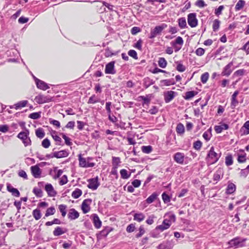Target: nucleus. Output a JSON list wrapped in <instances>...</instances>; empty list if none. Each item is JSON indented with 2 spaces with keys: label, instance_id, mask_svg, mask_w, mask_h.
I'll return each instance as SVG.
<instances>
[{
  "label": "nucleus",
  "instance_id": "nucleus-1",
  "mask_svg": "<svg viewBox=\"0 0 249 249\" xmlns=\"http://www.w3.org/2000/svg\"><path fill=\"white\" fill-rule=\"evenodd\" d=\"M246 241V238H241L239 237H235L228 242V248H234L236 249L244 247L245 246V242Z\"/></svg>",
  "mask_w": 249,
  "mask_h": 249
},
{
  "label": "nucleus",
  "instance_id": "nucleus-2",
  "mask_svg": "<svg viewBox=\"0 0 249 249\" xmlns=\"http://www.w3.org/2000/svg\"><path fill=\"white\" fill-rule=\"evenodd\" d=\"M29 130L25 129V131L19 132L17 135V137L22 141L25 147L30 146L32 144V141L29 136Z\"/></svg>",
  "mask_w": 249,
  "mask_h": 249
},
{
  "label": "nucleus",
  "instance_id": "nucleus-3",
  "mask_svg": "<svg viewBox=\"0 0 249 249\" xmlns=\"http://www.w3.org/2000/svg\"><path fill=\"white\" fill-rule=\"evenodd\" d=\"M220 156L214 151V147H211L207 155V161L210 164H212L216 162Z\"/></svg>",
  "mask_w": 249,
  "mask_h": 249
},
{
  "label": "nucleus",
  "instance_id": "nucleus-4",
  "mask_svg": "<svg viewBox=\"0 0 249 249\" xmlns=\"http://www.w3.org/2000/svg\"><path fill=\"white\" fill-rule=\"evenodd\" d=\"M35 101L38 104H43L51 102L52 101V97L49 95L39 94L35 97Z\"/></svg>",
  "mask_w": 249,
  "mask_h": 249
},
{
  "label": "nucleus",
  "instance_id": "nucleus-5",
  "mask_svg": "<svg viewBox=\"0 0 249 249\" xmlns=\"http://www.w3.org/2000/svg\"><path fill=\"white\" fill-rule=\"evenodd\" d=\"M167 27L165 24H162L161 25L156 26L153 29L151 30L149 38H155L157 36L161 33L162 30Z\"/></svg>",
  "mask_w": 249,
  "mask_h": 249
},
{
  "label": "nucleus",
  "instance_id": "nucleus-6",
  "mask_svg": "<svg viewBox=\"0 0 249 249\" xmlns=\"http://www.w3.org/2000/svg\"><path fill=\"white\" fill-rule=\"evenodd\" d=\"M79 160V166L81 167L88 168L94 166L95 163L94 162H89L86 158L83 157L81 154L78 155Z\"/></svg>",
  "mask_w": 249,
  "mask_h": 249
},
{
  "label": "nucleus",
  "instance_id": "nucleus-7",
  "mask_svg": "<svg viewBox=\"0 0 249 249\" xmlns=\"http://www.w3.org/2000/svg\"><path fill=\"white\" fill-rule=\"evenodd\" d=\"M92 199L88 198L84 199L81 204V210L83 213L86 214L90 212L92 203Z\"/></svg>",
  "mask_w": 249,
  "mask_h": 249
},
{
  "label": "nucleus",
  "instance_id": "nucleus-8",
  "mask_svg": "<svg viewBox=\"0 0 249 249\" xmlns=\"http://www.w3.org/2000/svg\"><path fill=\"white\" fill-rule=\"evenodd\" d=\"M44 190L49 197H54L57 195V191L52 184L47 183L44 186Z\"/></svg>",
  "mask_w": 249,
  "mask_h": 249
},
{
  "label": "nucleus",
  "instance_id": "nucleus-9",
  "mask_svg": "<svg viewBox=\"0 0 249 249\" xmlns=\"http://www.w3.org/2000/svg\"><path fill=\"white\" fill-rule=\"evenodd\" d=\"M88 182L89 183L88 187L92 190H96L100 185L98 177L88 179Z\"/></svg>",
  "mask_w": 249,
  "mask_h": 249
},
{
  "label": "nucleus",
  "instance_id": "nucleus-10",
  "mask_svg": "<svg viewBox=\"0 0 249 249\" xmlns=\"http://www.w3.org/2000/svg\"><path fill=\"white\" fill-rule=\"evenodd\" d=\"M196 16V14L195 13H190L188 15V23L191 27H195L197 25Z\"/></svg>",
  "mask_w": 249,
  "mask_h": 249
},
{
  "label": "nucleus",
  "instance_id": "nucleus-11",
  "mask_svg": "<svg viewBox=\"0 0 249 249\" xmlns=\"http://www.w3.org/2000/svg\"><path fill=\"white\" fill-rule=\"evenodd\" d=\"M173 159L177 163L183 164L184 161L185 155L183 153L178 152L174 155Z\"/></svg>",
  "mask_w": 249,
  "mask_h": 249
},
{
  "label": "nucleus",
  "instance_id": "nucleus-12",
  "mask_svg": "<svg viewBox=\"0 0 249 249\" xmlns=\"http://www.w3.org/2000/svg\"><path fill=\"white\" fill-rule=\"evenodd\" d=\"M171 225V222H170V220L165 219L163 221L162 224L157 226L156 228V229L160 230L161 231H163L169 229Z\"/></svg>",
  "mask_w": 249,
  "mask_h": 249
},
{
  "label": "nucleus",
  "instance_id": "nucleus-13",
  "mask_svg": "<svg viewBox=\"0 0 249 249\" xmlns=\"http://www.w3.org/2000/svg\"><path fill=\"white\" fill-rule=\"evenodd\" d=\"M79 217V213L75 209H70L68 213V218L70 220H74Z\"/></svg>",
  "mask_w": 249,
  "mask_h": 249
},
{
  "label": "nucleus",
  "instance_id": "nucleus-14",
  "mask_svg": "<svg viewBox=\"0 0 249 249\" xmlns=\"http://www.w3.org/2000/svg\"><path fill=\"white\" fill-rule=\"evenodd\" d=\"M31 171L32 175L35 178H39L41 177V170L37 165L31 167Z\"/></svg>",
  "mask_w": 249,
  "mask_h": 249
},
{
  "label": "nucleus",
  "instance_id": "nucleus-15",
  "mask_svg": "<svg viewBox=\"0 0 249 249\" xmlns=\"http://www.w3.org/2000/svg\"><path fill=\"white\" fill-rule=\"evenodd\" d=\"M69 153L66 150H63L59 151L54 152L53 154V156H51V158H53L55 157L57 159L65 158L68 157Z\"/></svg>",
  "mask_w": 249,
  "mask_h": 249
},
{
  "label": "nucleus",
  "instance_id": "nucleus-16",
  "mask_svg": "<svg viewBox=\"0 0 249 249\" xmlns=\"http://www.w3.org/2000/svg\"><path fill=\"white\" fill-rule=\"evenodd\" d=\"M233 63L232 62L229 63L226 65L222 72V75L225 76H229L232 71Z\"/></svg>",
  "mask_w": 249,
  "mask_h": 249
},
{
  "label": "nucleus",
  "instance_id": "nucleus-17",
  "mask_svg": "<svg viewBox=\"0 0 249 249\" xmlns=\"http://www.w3.org/2000/svg\"><path fill=\"white\" fill-rule=\"evenodd\" d=\"M229 128V126L228 124L220 123V125L214 126V129L216 133L219 134L221 133L223 130H227Z\"/></svg>",
  "mask_w": 249,
  "mask_h": 249
},
{
  "label": "nucleus",
  "instance_id": "nucleus-18",
  "mask_svg": "<svg viewBox=\"0 0 249 249\" xmlns=\"http://www.w3.org/2000/svg\"><path fill=\"white\" fill-rule=\"evenodd\" d=\"M36 83L37 88L43 90H45L50 88L49 85L45 82L39 79H36Z\"/></svg>",
  "mask_w": 249,
  "mask_h": 249
},
{
  "label": "nucleus",
  "instance_id": "nucleus-19",
  "mask_svg": "<svg viewBox=\"0 0 249 249\" xmlns=\"http://www.w3.org/2000/svg\"><path fill=\"white\" fill-rule=\"evenodd\" d=\"M175 92L173 91H167L164 94V98L165 103H167L172 101L175 97Z\"/></svg>",
  "mask_w": 249,
  "mask_h": 249
},
{
  "label": "nucleus",
  "instance_id": "nucleus-20",
  "mask_svg": "<svg viewBox=\"0 0 249 249\" xmlns=\"http://www.w3.org/2000/svg\"><path fill=\"white\" fill-rule=\"evenodd\" d=\"M28 101L27 100H23L18 102L17 103L14 104L12 106H10V108H14L16 110L20 109L22 107H25Z\"/></svg>",
  "mask_w": 249,
  "mask_h": 249
},
{
  "label": "nucleus",
  "instance_id": "nucleus-21",
  "mask_svg": "<svg viewBox=\"0 0 249 249\" xmlns=\"http://www.w3.org/2000/svg\"><path fill=\"white\" fill-rule=\"evenodd\" d=\"M238 94H239V91L238 90H236L234 91L233 94L232 95L231 98V106L232 108H234L238 104V101L236 98Z\"/></svg>",
  "mask_w": 249,
  "mask_h": 249
},
{
  "label": "nucleus",
  "instance_id": "nucleus-22",
  "mask_svg": "<svg viewBox=\"0 0 249 249\" xmlns=\"http://www.w3.org/2000/svg\"><path fill=\"white\" fill-rule=\"evenodd\" d=\"M93 223L96 229H99L102 226V222L100 220L99 216L97 214H93L92 215Z\"/></svg>",
  "mask_w": 249,
  "mask_h": 249
},
{
  "label": "nucleus",
  "instance_id": "nucleus-23",
  "mask_svg": "<svg viewBox=\"0 0 249 249\" xmlns=\"http://www.w3.org/2000/svg\"><path fill=\"white\" fill-rule=\"evenodd\" d=\"M7 190L9 192L11 193L12 195L16 197H19L20 196V193L18 190L14 188L10 184H7Z\"/></svg>",
  "mask_w": 249,
  "mask_h": 249
},
{
  "label": "nucleus",
  "instance_id": "nucleus-24",
  "mask_svg": "<svg viewBox=\"0 0 249 249\" xmlns=\"http://www.w3.org/2000/svg\"><path fill=\"white\" fill-rule=\"evenodd\" d=\"M105 72L106 73L113 74L115 73L114 70V62L111 61L108 63L105 69Z\"/></svg>",
  "mask_w": 249,
  "mask_h": 249
},
{
  "label": "nucleus",
  "instance_id": "nucleus-25",
  "mask_svg": "<svg viewBox=\"0 0 249 249\" xmlns=\"http://www.w3.org/2000/svg\"><path fill=\"white\" fill-rule=\"evenodd\" d=\"M239 151L241 153H238L237 156V161L239 163H244L246 161L247 158V154L244 152V150H240Z\"/></svg>",
  "mask_w": 249,
  "mask_h": 249
},
{
  "label": "nucleus",
  "instance_id": "nucleus-26",
  "mask_svg": "<svg viewBox=\"0 0 249 249\" xmlns=\"http://www.w3.org/2000/svg\"><path fill=\"white\" fill-rule=\"evenodd\" d=\"M242 135L249 134V121H246L240 129Z\"/></svg>",
  "mask_w": 249,
  "mask_h": 249
},
{
  "label": "nucleus",
  "instance_id": "nucleus-27",
  "mask_svg": "<svg viewBox=\"0 0 249 249\" xmlns=\"http://www.w3.org/2000/svg\"><path fill=\"white\" fill-rule=\"evenodd\" d=\"M158 197V194L156 193H153L150 195L144 202L143 204H150L155 201Z\"/></svg>",
  "mask_w": 249,
  "mask_h": 249
},
{
  "label": "nucleus",
  "instance_id": "nucleus-28",
  "mask_svg": "<svg viewBox=\"0 0 249 249\" xmlns=\"http://www.w3.org/2000/svg\"><path fill=\"white\" fill-rule=\"evenodd\" d=\"M236 190L235 185L232 182H229L226 189V193L228 194H232Z\"/></svg>",
  "mask_w": 249,
  "mask_h": 249
},
{
  "label": "nucleus",
  "instance_id": "nucleus-29",
  "mask_svg": "<svg viewBox=\"0 0 249 249\" xmlns=\"http://www.w3.org/2000/svg\"><path fill=\"white\" fill-rule=\"evenodd\" d=\"M176 130L178 135L180 136L183 135L185 132V128L183 124L180 123L178 124L177 125Z\"/></svg>",
  "mask_w": 249,
  "mask_h": 249
},
{
  "label": "nucleus",
  "instance_id": "nucleus-30",
  "mask_svg": "<svg viewBox=\"0 0 249 249\" xmlns=\"http://www.w3.org/2000/svg\"><path fill=\"white\" fill-rule=\"evenodd\" d=\"M56 132L55 131H53L52 133V136L53 139L55 141L56 144L58 145H63V144L62 143V141L61 138L58 135L56 134Z\"/></svg>",
  "mask_w": 249,
  "mask_h": 249
},
{
  "label": "nucleus",
  "instance_id": "nucleus-31",
  "mask_svg": "<svg viewBox=\"0 0 249 249\" xmlns=\"http://www.w3.org/2000/svg\"><path fill=\"white\" fill-rule=\"evenodd\" d=\"M121 177L124 179H128L131 176V173L128 172L126 169H123L120 171Z\"/></svg>",
  "mask_w": 249,
  "mask_h": 249
},
{
  "label": "nucleus",
  "instance_id": "nucleus-32",
  "mask_svg": "<svg viewBox=\"0 0 249 249\" xmlns=\"http://www.w3.org/2000/svg\"><path fill=\"white\" fill-rule=\"evenodd\" d=\"M121 162V159L119 157H112V165L113 168L117 169Z\"/></svg>",
  "mask_w": 249,
  "mask_h": 249
},
{
  "label": "nucleus",
  "instance_id": "nucleus-33",
  "mask_svg": "<svg viewBox=\"0 0 249 249\" xmlns=\"http://www.w3.org/2000/svg\"><path fill=\"white\" fill-rule=\"evenodd\" d=\"M134 220L140 222L143 221L145 218L144 214L142 213H136L134 214Z\"/></svg>",
  "mask_w": 249,
  "mask_h": 249
},
{
  "label": "nucleus",
  "instance_id": "nucleus-34",
  "mask_svg": "<svg viewBox=\"0 0 249 249\" xmlns=\"http://www.w3.org/2000/svg\"><path fill=\"white\" fill-rule=\"evenodd\" d=\"M153 96L152 94H148L145 96H140L139 98L142 99L143 101V104H149L151 101V98Z\"/></svg>",
  "mask_w": 249,
  "mask_h": 249
},
{
  "label": "nucleus",
  "instance_id": "nucleus-35",
  "mask_svg": "<svg viewBox=\"0 0 249 249\" xmlns=\"http://www.w3.org/2000/svg\"><path fill=\"white\" fill-rule=\"evenodd\" d=\"M197 94V92L195 91H187L185 93L184 98L185 100H189Z\"/></svg>",
  "mask_w": 249,
  "mask_h": 249
},
{
  "label": "nucleus",
  "instance_id": "nucleus-36",
  "mask_svg": "<svg viewBox=\"0 0 249 249\" xmlns=\"http://www.w3.org/2000/svg\"><path fill=\"white\" fill-rule=\"evenodd\" d=\"M67 206L65 204H60L58 206V209L61 213L62 217H65L67 214Z\"/></svg>",
  "mask_w": 249,
  "mask_h": 249
},
{
  "label": "nucleus",
  "instance_id": "nucleus-37",
  "mask_svg": "<svg viewBox=\"0 0 249 249\" xmlns=\"http://www.w3.org/2000/svg\"><path fill=\"white\" fill-rule=\"evenodd\" d=\"M32 214L33 217L36 220L40 219L42 216L40 210L37 208L33 211Z\"/></svg>",
  "mask_w": 249,
  "mask_h": 249
},
{
  "label": "nucleus",
  "instance_id": "nucleus-38",
  "mask_svg": "<svg viewBox=\"0 0 249 249\" xmlns=\"http://www.w3.org/2000/svg\"><path fill=\"white\" fill-rule=\"evenodd\" d=\"M65 231L60 227H57L53 231V234L55 236H58L64 234Z\"/></svg>",
  "mask_w": 249,
  "mask_h": 249
},
{
  "label": "nucleus",
  "instance_id": "nucleus-39",
  "mask_svg": "<svg viewBox=\"0 0 249 249\" xmlns=\"http://www.w3.org/2000/svg\"><path fill=\"white\" fill-rule=\"evenodd\" d=\"M56 210L53 206L48 208L45 214V217H48L50 215H53L55 213Z\"/></svg>",
  "mask_w": 249,
  "mask_h": 249
},
{
  "label": "nucleus",
  "instance_id": "nucleus-40",
  "mask_svg": "<svg viewBox=\"0 0 249 249\" xmlns=\"http://www.w3.org/2000/svg\"><path fill=\"white\" fill-rule=\"evenodd\" d=\"M82 194V191L81 189L76 188L73 191L71 194L73 198L77 199L79 198Z\"/></svg>",
  "mask_w": 249,
  "mask_h": 249
},
{
  "label": "nucleus",
  "instance_id": "nucleus-41",
  "mask_svg": "<svg viewBox=\"0 0 249 249\" xmlns=\"http://www.w3.org/2000/svg\"><path fill=\"white\" fill-rule=\"evenodd\" d=\"M36 135L37 138L42 139L45 136V133L43 128H38L36 130Z\"/></svg>",
  "mask_w": 249,
  "mask_h": 249
},
{
  "label": "nucleus",
  "instance_id": "nucleus-42",
  "mask_svg": "<svg viewBox=\"0 0 249 249\" xmlns=\"http://www.w3.org/2000/svg\"><path fill=\"white\" fill-rule=\"evenodd\" d=\"M100 102V99L97 98L95 95H92L91 97H89L88 104H94Z\"/></svg>",
  "mask_w": 249,
  "mask_h": 249
},
{
  "label": "nucleus",
  "instance_id": "nucleus-43",
  "mask_svg": "<svg viewBox=\"0 0 249 249\" xmlns=\"http://www.w3.org/2000/svg\"><path fill=\"white\" fill-rule=\"evenodd\" d=\"M178 26L181 29L186 27L187 24L185 18H181L178 19Z\"/></svg>",
  "mask_w": 249,
  "mask_h": 249
},
{
  "label": "nucleus",
  "instance_id": "nucleus-44",
  "mask_svg": "<svg viewBox=\"0 0 249 249\" xmlns=\"http://www.w3.org/2000/svg\"><path fill=\"white\" fill-rule=\"evenodd\" d=\"M141 149L143 153L145 154H149L152 151L153 148L151 145L142 146L141 147Z\"/></svg>",
  "mask_w": 249,
  "mask_h": 249
},
{
  "label": "nucleus",
  "instance_id": "nucleus-45",
  "mask_svg": "<svg viewBox=\"0 0 249 249\" xmlns=\"http://www.w3.org/2000/svg\"><path fill=\"white\" fill-rule=\"evenodd\" d=\"M33 192L36 197H41L43 196V192L39 188L36 187L34 188L33 189Z\"/></svg>",
  "mask_w": 249,
  "mask_h": 249
},
{
  "label": "nucleus",
  "instance_id": "nucleus-46",
  "mask_svg": "<svg viewBox=\"0 0 249 249\" xmlns=\"http://www.w3.org/2000/svg\"><path fill=\"white\" fill-rule=\"evenodd\" d=\"M245 1L243 0H239L235 5V10L239 11L242 9L245 5Z\"/></svg>",
  "mask_w": 249,
  "mask_h": 249
},
{
  "label": "nucleus",
  "instance_id": "nucleus-47",
  "mask_svg": "<svg viewBox=\"0 0 249 249\" xmlns=\"http://www.w3.org/2000/svg\"><path fill=\"white\" fill-rule=\"evenodd\" d=\"M233 161L232 157L231 155H229L225 158V164L227 166L231 165L233 164Z\"/></svg>",
  "mask_w": 249,
  "mask_h": 249
},
{
  "label": "nucleus",
  "instance_id": "nucleus-48",
  "mask_svg": "<svg viewBox=\"0 0 249 249\" xmlns=\"http://www.w3.org/2000/svg\"><path fill=\"white\" fill-rule=\"evenodd\" d=\"M60 135L62 136V138L65 140V142L66 145L68 146H71L72 144V143L71 142V140L69 137H67L64 133H61Z\"/></svg>",
  "mask_w": 249,
  "mask_h": 249
},
{
  "label": "nucleus",
  "instance_id": "nucleus-49",
  "mask_svg": "<svg viewBox=\"0 0 249 249\" xmlns=\"http://www.w3.org/2000/svg\"><path fill=\"white\" fill-rule=\"evenodd\" d=\"M41 117V112H33L29 114V118L36 120Z\"/></svg>",
  "mask_w": 249,
  "mask_h": 249
},
{
  "label": "nucleus",
  "instance_id": "nucleus-50",
  "mask_svg": "<svg viewBox=\"0 0 249 249\" xmlns=\"http://www.w3.org/2000/svg\"><path fill=\"white\" fill-rule=\"evenodd\" d=\"M158 64L160 68H164L167 65V62L164 58L160 57L158 61Z\"/></svg>",
  "mask_w": 249,
  "mask_h": 249
},
{
  "label": "nucleus",
  "instance_id": "nucleus-51",
  "mask_svg": "<svg viewBox=\"0 0 249 249\" xmlns=\"http://www.w3.org/2000/svg\"><path fill=\"white\" fill-rule=\"evenodd\" d=\"M68 182L67 176L66 175H63L60 178L59 181L60 185L62 186L66 184Z\"/></svg>",
  "mask_w": 249,
  "mask_h": 249
},
{
  "label": "nucleus",
  "instance_id": "nucleus-52",
  "mask_svg": "<svg viewBox=\"0 0 249 249\" xmlns=\"http://www.w3.org/2000/svg\"><path fill=\"white\" fill-rule=\"evenodd\" d=\"M172 44L178 45L179 46H182L183 44V40L180 36H178L176 38L174 42H172Z\"/></svg>",
  "mask_w": 249,
  "mask_h": 249
},
{
  "label": "nucleus",
  "instance_id": "nucleus-53",
  "mask_svg": "<svg viewBox=\"0 0 249 249\" xmlns=\"http://www.w3.org/2000/svg\"><path fill=\"white\" fill-rule=\"evenodd\" d=\"M202 145V143L199 140L196 141L193 143V147L196 150H199L201 149Z\"/></svg>",
  "mask_w": 249,
  "mask_h": 249
},
{
  "label": "nucleus",
  "instance_id": "nucleus-54",
  "mask_svg": "<svg viewBox=\"0 0 249 249\" xmlns=\"http://www.w3.org/2000/svg\"><path fill=\"white\" fill-rule=\"evenodd\" d=\"M162 199L164 203H167L171 201V197L170 196L166 194L165 193H163L161 195Z\"/></svg>",
  "mask_w": 249,
  "mask_h": 249
},
{
  "label": "nucleus",
  "instance_id": "nucleus-55",
  "mask_svg": "<svg viewBox=\"0 0 249 249\" xmlns=\"http://www.w3.org/2000/svg\"><path fill=\"white\" fill-rule=\"evenodd\" d=\"M220 22L218 19H215L213 21V31L215 32L219 28Z\"/></svg>",
  "mask_w": 249,
  "mask_h": 249
},
{
  "label": "nucleus",
  "instance_id": "nucleus-56",
  "mask_svg": "<svg viewBox=\"0 0 249 249\" xmlns=\"http://www.w3.org/2000/svg\"><path fill=\"white\" fill-rule=\"evenodd\" d=\"M51 145V142H50V140L47 139V138H46L45 139H44L42 142H41V145L45 148H48L49 147V146H50Z\"/></svg>",
  "mask_w": 249,
  "mask_h": 249
},
{
  "label": "nucleus",
  "instance_id": "nucleus-57",
  "mask_svg": "<svg viewBox=\"0 0 249 249\" xmlns=\"http://www.w3.org/2000/svg\"><path fill=\"white\" fill-rule=\"evenodd\" d=\"M139 232L136 235L137 238L141 237L145 233V230L143 225H141L139 229Z\"/></svg>",
  "mask_w": 249,
  "mask_h": 249
},
{
  "label": "nucleus",
  "instance_id": "nucleus-58",
  "mask_svg": "<svg viewBox=\"0 0 249 249\" xmlns=\"http://www.w3.org/2000/svg\"><path fill=\"white\" fill-rule=\"evenodd\" d=\"M221 178V171L218 170L217 171L213 176V179L214 181H218L220 180Z\"/></svg>",
  "mask_w": 249,
  "mask_h": 249
},
{
  "label": "nucleus",
  "instance_id": "nucleus-59",
  "mask_svg": "<svg viewBox=\"0 0 249 249\" xmlns=\"http://www.w3.org/2000/svg\"><path fill=\"white\" fill-rule=\"evenodd\" d=\"M127 136H128V137H127V140L129 144L133 145H135L136 143V142L134 139V137H130L128 133H127Z\"/></svg>",
  "mask_w": 249,
  "mask_h": 249
},
{
  "label": "nucleus",
  "instance_id": "nucleus-60",
  "mask_svg": "<svg viewBox=\"0 0 249 249\" xmlns=\"http://www.w3.org/2000/svg\"><path fill=\"white\" fill-rule=\"evenodd\" d=\"M249 173L247 170H245V169H242L240 173V177L241 178H245L249 175Z\"/></svg>",
  "mask_w": 249,
  "mask_h": 249
},
{
  "label": "nucleus",
  "instance_id": "nucleus-61",
  "mask_svg": "<svg viewBox=\"0 0 249 249\" xmlns=\"http://www.w3.org/2000/svg\"><path fill=\"white\" fill-rule=\"evenodd\" d=\"M196 5L200 8H203L206 6L203 0H198L196 1Z\"/></svg>",
  "mask_w": 249,
  "mask_h": 249
},
{
  "label": "nucleus",
  "instance_id": "nucleus-62",
  "mask_svg": "<svg viewBox=\"0 0 249 249\" xmlns=\"http://www.w3.org/2000/svg\"><path fill=\"white\" fill-rule=\"evenodd\" d=\"M9 130V126L6 125H0V131L3 133H6Z\"/></svg>",
  "mask_w": 249,
  "mask_h": 249
},
{
  "label": "nucleus",
  "instance_id": "nucleus-63",
  "mask_svg": "<svg viewBox=\"0 0 249 249\" xmlns=\"http://www.w3.org/2000/svg\"><path fill=\"white\" fill-rule=\"evenodd\" d=\"M141 180H139V179H134L132 182V186L134 187H135V188H137V187H139L140 185H141Z\"/></svg>",
  "mask_w": 249,
  "mask_h": 249
},
{
  "label": "nucleus",
  "instance_id": "nucleus-64",
  "mask_svg": "<svg viewBox=\"0 0 249 249\" xmlns=\"http://www.w3.org/2000/svg\"><path fill=\"white\" fill-rule=\"evenodd\" d=\"M142 39H140L134 45V47L139 50H142Z\"/></svg>",
  "mask_w": 249,
  "mask_h": 249
}]
</instances>
